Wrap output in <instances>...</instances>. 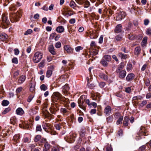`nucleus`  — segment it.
Returning a JSON list of instances; mask_svg holds the SVG:
<instances>
[{
	"label": "nucleus",
	"mask_w": 151,
	"mask_h": 151,
	"mask_svg": "<svg viewBox=\"0 0 151 151\" xmlns=\"http://www.w3.org/2000/svg\"><path fill=\"white\" fill-rule=\"evenodd\" d=\"M43 54L39 52L35 53L33 58V60L35 63L39 62L42 58Z\"/></svg>",
	"instance_id": "nucleus-1"
},
{
	"label": "nucleus",
	"mask_w": 151,
	"mask_h": 151,
	"mask_svg": "<svg viewBox=\"0 0 151 151\" xmlns=\"http://www.w3.org/2000/svg\"><path fill=\"white\" fill-rule=\"evenodd\" d=\"M138 134L139 135V138H137H137H136L137 140H139L141 138H142V136L147 135L148 133H147V131L145 128L143 127H141L140 130L138 133Z\"/></svg>",
	"instance_id": "nucleus-2"
},
{
	"label": "nucleus",
	"mask_w": 151,
	"mask_h": 151,
	"mask_svg": "<svg viewBox=\"0 0 151 151\" xmlns=\"http://www.w3.org/2000/svg\"><path fill=\"white\" fill-rule=\"evenodd\" d=\"M126 16L125 13L123 12H120L118 13L116 16V21H121L122 19H124Z\"/></svg>",
	"instance_id": "nucleus-3"
},
{
	"label": "nucleus",
	"mask_w": 151,
	"mask_h": 151,
	"mask_svg": "<svg viewBox=\"0 0 151 151\" xmlns=\"http://www.w3.org/2000/svg\"><path fill=\"white\" fill-rule=\"evenodd\" d=\"M2 23L8 24L9 23V19L7 16L5 14H3L1 17Z\"/></svg>",
	"instance_id": "nucleus-4"
},
{
	"label": "nucleus",
	"mask_w": 151,
	"mask_h": 151,
	"mask_svg": "<svg viewBox=\"0 0 151 151\" xmlns=\"http://www.w3.org/2000/svg\"><path fill=\"white\" fill-rule=\"evenodd\" d=\"M135 75L133 73L128 74L126 78V81L127 82H130L134 78Z\"/></svg>",
	"instance_id": "nucleus-5"
},
{
	"label": "nucleus",
	"mask_w": 151,
	"mask_h": 151,
	"mask_svg": "<svg viewBox=\"0 0 151 151\" xmlns=\"http://www.w3.org/2000/svg\"><path fill=\"white\" fill-rule=\"evenodd\" d=\"M111 108L110 106H106L104 109V113L106 114L108 116L109 115L111 112Z\"/></svg>",
	"instance_id": "nucleus-6"
},
{
	"label": "nucleus",
	"mask_w": 151,
	"mask_h": 151,
	"mask_svg": "<svg viewBox=\"0 0 151 151\" xmlns=\"http://www.w3.org/2000/svg\"><path fill=\"white\" fill-rule=\"evenodd\" d=\"M126 72L125 70H122L119 71L118 73H119V78L121 79H123L126 76Z\"/></svg>",
	"instance_id": "nucleus-7"
},
{
	"label": "nucleus",
	"mask_w": 151,
	"mask_h": 151,
	"mask_svg": "<svg viewBox=\"0 0 151 151\" xmlns=\"http://www.w3.org/2000/svg\"><path fill=\"white\" fill-rule=\"evenodd\" d=\"M64 48V50L68 53H71L73 50V49L68 45H65Z\"/></svg>",
	"instance_id": "nucleus-8"
},
{
	"label": "nucleus",
	"mask_w": 151,
	"mask_h": 151,
	"mask_svg": "<svg viewBox=\"0 0 151 151\" xmlns=\"http://www.w3.org/2000/svg\"><path fill=\"white\" fill-rule=\"evenodd\" d=\"M26 76L24 75L21 76L18 81V83L19 84H22L26 79Z\"/></svg>",
	"instance_id": "nucleus-9"
},
{
	"label": "nucleus",
	"mask_w": 151,
	"mask_h": 151,
	"mask_svg": "<svg viewBox=\"0 0 151 151\" xmlns=\"http://www.w3.org/2000/svg\"><path fill=\"white\" fill-rule=\"evenodd\" d=\"M8 36L6 33H2L0 35V40L2 41H4L7 39Z\"/></svg>",
	"instance_id": "nucleus-10"
},
{
	"label": "nucleus",
	"mask_w": 151,
	"mask_h": 151,
	"mask_svg": "<svg viewBox=\"0 0 151 151\" xmlns=\"http://www.w3.org/2000/svg\"><path fill=\"white\" fill-rule=\"evenodd\" d=\"M49 52L52 55H55L56 53L53 45H51L49 46Z\"/></svg>",
	"instance_id": "nucleus-11"
},
{
	"label": "nucleus",
	"mask_w": 151,
	"mask_h": 151,
	"mask_svg": "<svg viewBox=\"0 0 151 151\" xmlns=\"http://www.w3.org/2000/svg\"><path fill=\"white\" fill-rule=\"evenodd\" d=\"M16 112L17 114L21 115L24 114V111L22 108L19 107L16 109Z\"/></svg>",
	"instance_id": "nucleus-12"
},
{
	"label": "nucleus",
	"mask_w": 151,
	"mask_h": 151,
	"mask_svg": "<svg viewBox=\"0 0 151 151\" xmlns=\"http://www.w3.org/2000/svg\"><path fill=\"white\" fill-rule=\"evenodd\" d=\"M122 25L121 24H118L116 27L115 29V32L118 33L121 32L122 31Z\"/></svg>",
	"instance_id": "nucleus-13"
},
{
	"label": "nucleus",
	"mask_w": 151,
	"mask_h": 151,
	"mask_svg": "<svg viewBox=\"0 0 151 151\" xmlns=\"http://www.w3.org/2000/svg\"><path fill=\"white\" fill-rule=\"evenodd\" d=\"M35 83L34 82H32L31 83L29 86L30 91L31 92H33L35 91Z\"/></svg>",
	"instance_id": "nucleus-14"
},
{
	"label": "nucleus",
	"mask_w": 151,
	"mask_h": 151,
	"mask_svg": "<svg viewBox=\"0 0 151 151\" xmlns=\"http://www.w3.org/2000/svg\"><path fill=\"white\" fill-rule=\"evenodd\" d=\"M129 120V118L128 116H125L124 120L123 122V125L124 126L127 127L128 125Z\"/></svg>",
	"instance_id": "nucleus-15"
},
{
	"label": "nucleus",
	"mask_w": 151,
	"mask_h": 151,
	"mask_svg": "<svg viewBox=\"0 0 151 151\" xmlns=\"http://www.w3.org/2000/svg\"><path fill=\"white\" fill-rule=\"evenodd\" d=\"M56 31L58 33H61L64 31V28L63 26H60L56 28Z\"/></svg>",
	"instance_id": "nucleus-16"
},
{
	"label": "nucleus",
	"mask_w": 151,
	"mask_h": 151,
	"mask_svg": "<svg viewBox=\"0 0 151 151\" xmlns=\"http://www.w3.org/2000/svg\"><path fill=\"white\" fill-rule=\"evenodd\" d=\"M124 66V63H121L119 65V67L116 69V73H118L119 71H121L123 69Z\"/></svg>",
	"instance_id": "nucleus-17"
},
{
	"label": "nucleus",
	"mask_w": 151,
	"mask_h": 151,
	"mask_svg": "<svg viewBox=\"0 0 151 151\" xmlns=\"http://www.w3.org/2000/svg\"><path fill=\"white\" fill-rule=\"evenodd\" d=\"M86 129L85 128H82L81 129V132L79 133L80 136L81 137H83L85 135Z\"/></svg>",
	"instance_id": "nucleus-18"
},
{
	"label": "nucleus",
	"mask_w": 151,
	"mask_h": 151,
	"mask_svg": "<svg viewBox=\"0 0 151 151\" xmlns=\"http://www.w3.org/2000/svg\"><path fill=\"white\" fill-rule=\"evenodd\" d=\"M42 126L44 130L47 132L48 129L49 128V124L47 123H43L42 125Z\"/></svg>",
	"instance_id": "nucleus-19"
},
{
	"label": "nucleus",
	"mask_w": 151,
	"mask_h": 151,
	"mask_svg": "<svg viewBox=\"0 0 151 151\" xmlns=\"http://www.w3.org/2000/svg\"><path fill=\"white\" fill-rule=\"evenodd\" d=\"M141 51L140 47H135L134 50V53L135 55H138L139 54Z\"/></svg>",
	"instance_id": "nucleus-20"
},
{
	"label": "nucleus",
	"mask_w": 151,
	"mask_h": 151,
	"mask_svg": "<svg viewBox=\"0 0 151 151\" xmlns=\"http://www.w3.org/2000/svg\"><path fill=\"white\" fill-rule=\"evenodd\" d=\"M99 77L103 79L104 81H106L108 80L107 76L104 74L103 73L100 74Z\"/></svg>",
	"instance_id": "nucleus-21"
},
{
	"label": "nucleus",
	"mask_w": 151,
	"mask_h": 151,
	"mask_svg": "<svg viewBox=\"0 0 151 151\" xmlns=\"http://www.w3.org/2000/svg\"><path fill=\"white\" fill-rule=\"evenodd\" d=\"M118 56L122 59H125L127 58V55L126 54H124L122 52L119 53Z\"/></svg>",
	"instance_id": "nucleus-22"
},
{
	"label": "nucleus",
	"mask_w": 151,
	"mask_h": 151,
	"mask_svg": "<svg viewBox=\"0 0 151 151\" xmlns=\"http://www.w3.org/2000/svg\"><path fill=\"white\" fill-rule=\"evenodd\" d=\"M63 91L64 92H67L69 89V87L68 84H66L63 87Z\"/></svg>",
	"instance_id": "nucleus-23"
},
{
	"label": "nucleus",
	"mask_w": 151,
	"mask_h": 151,
	"mask_svg": "<svg viewBox=\"0 0 151 151\" xmlns=\"http://www.w3.org/2000/svg\"><path fill=\"white\" fill-rule=\"evenodd\" d=\"M122 36L121 34H119L115 37V39L117 41H121L122 39Z\"/></svg>",
	"instance_id": "nucleus-24"
},
{
	"label": "nucleus",
	"mask_w": 151,
	"mask_h": 151,
	"mask_svg": "<svg viewBox=\"0 0 151 151\" xmlns=\"http://www.w3.org/2000/svg\"><path fill=\"white\" fill-rule=\"evenodd\" d=\"M103 59H104L106 61L109 62L111 60V57L110 55H105L103 57Z\"/></svg>",
	"instance_id": "nucleus-25"
},
{
	"label": "nucleus",
	"mask_w": 151,
	"mask_h": 151,
	"mask_svg": "<svg viewBox=\"0 0 151 151\" xmlns=\"http://www.w3.org/2000/svg\"><path fill=\"white\" fill-rule=\"evenodd\" d=\"M113 121V116L112 115L109 116L106 118V121L107 123H112Z\"/></svg>",
	"instance_id": "nucleus-26"
},
{
	"label": "nucleus",
	"mask_w": 151,
	"mask_h": 151,
	"mask_svg": "<svg viewBox=\"0 0 151 151\" xmlns=\"http://www.w3.org/2000/svg\"><path fill=\"white\" fill-rule=\"evenodd\" d=\"M108 61H106L104 59H102L101 61V63L104 67H107L108 65Z\"/></svg>",
	"instance_id": "nucleus-27"
},
{
	"label": "nucleus",
	"mask_w": 151,
	"mask_h": 151,
	"mask_svg": "<svg viewBox=\"0 0 151 151\" xmlns=\"http://www.w3.org/2000/svg\"><path fill=\"white\" fill-rule=\"evenodd\" d=\"M147 40V37H145L143 38L141 42V44L142 46H145L146 45Z\"/></svg>",
	"instance_id": "nucleus-28"
},
{
	"label": "nucleus",
	"mask_w": 151,
	"mask_h": 151,
	"mask_svg": "<svg viewBox=\"0 0 151 151\" xmlns=\"http://www.w3.org/2000/svg\"><path fill=\"white\" fill-rule=\"evenodd\" d=\"M10 122L12 124H14L17 122V119L15 116L12 117L10 119Z\"/></svg>",
	"instance_id": "nucleus-29"
},
{
	"label": "nucleus",
	"mask_w": 151,
	"mask_h": 151,
	"mask_svg": "<svg viewBox=\"0 0 151 151\" xmlns=\"http://www.w3.org/2000/svg\"><path fill=\"white\" fill-rule=\"evenodd\" d=\"M78 103L79 104V107L82 109L84 110H85L86 109V107L84 105V103L83 101H82L81 104L80 103V101H78Z\"/></svg>",
	"instance_id": "nucleus-30"
},
{
	"label": "nucleus",
	"mask_w": 151,
	"mask_h": 151,
	"mask_svg": "<svg viewBox=\"0 0 151 151\" xmlns=\"http://www.w3.org/2000/svg\"><path fill=\"white\" fill-rule=\"evenodd\" d=\"M40 88L42 91H45L47 89V87L45 84H42L40 86Z\"/></svg>",
	"instance_id": "nucleus-31"
},
{
	"label": "nucleus",
	"mask_w": 151,
	"mask_h": 151,
	"mask_svg": "<svg viewBox=\"0 0 151 151\" xmlns=\"http://www.w3.org/2000/svg\"><path fill=\"white\" fill-rule=\"evenodd\" d=\"M52 71L51 70H48L46 72V77L48 78L50 77L52 74Z\"/></svg>",
	"instance_id": "nucleus-32"
},
{
	"label": "nucleus",
	"mask_w": 151,
	"mask_h": 151,
	"mask_svg": "<svg viewBox=\"0 0 151 151\" xmlns=\"http://www.w3.org/2000/svg\"><path fill=\"white\" fill-rule=\"evenodd\" d=\"M123 119V117L122 116H120L116 122L117 125H118L121 123Z\"/></svg>",
	"instance_id": "nucleus-33"
},
{
	"label": "nucleus",
	"mask_w": 151,
	"mask_h": 151,
	"mask_svg": "<svg viewBox=\"0 0 151 151\" xmlns=\"http://www.w3.org/2000/svg\"><path fill=\"white\" fill-rule=\"evenodd\" d=\"M9 102L7 100H4L2 102L1 104L3 106H6L9 105Z\"/></svg>",
	"instance_id": "nucleus-34"
},
{
	"label": "nucleus",
	"mask_w": 151,
	"mask_h": 151,
	"mask_svg": "<svg viewBox=\"0 0 151 151\" xmlns=\"http://www.w3.org/2000/svg\"><path fill=\"white\" fill-rule=\"evenodd\" d=\"M11 110V109L10 107H8L6 108L2 112V114H5Z\"/></svg>",
	"instance_id": "nucleus-35"
},
{
	"label": "nucleus",
	"mask_w": 151,
	"mask_h": 151,
	"mask_svg": "<svg viewBox=\"0 0 151 151\" xmlns=\"http://www.w3.org/2000/svg\"><path fill=\"white\" fill-rule=\"evenodd\" d=\"M42 130L41 125L40 124H37L36 126V132H41Z\"/></svg>",
	"instance_id": "nucleus-36"
},
{
	"label": "nucleus",
	"mask_w": 151,
	"mask_h": 151,
	"mask_svg": "<svg viewBox=\"0 0 151 151\" xmlns=\"http://www.w3.org/2000/svg\"><path fill=\"white\" fill-rule=\"evenodd\" d=\"M132 65L131 63H128L127 66V71H129L131 69Z\"/></svg>",
	"instance_id": "nucleus-37"
},
{
	"label": "nucleus",
	"mask_w": 151,
	"mask_h": 151,
	"mask_svg": "<svg viewBox=\"0 0 151 151\" xmlns=\"http://www.w3.org/2000/svg\"><path fill=\"white\" fill-rule=\"evenodd\" d=\"M121 116V113L119 112H116L114 115V117L116 119H118Z\"/></svg>",
	"instance_id": "nucleus-38"
},
{
	"label": "nucleus",
	"mask_w": 151,
	"mask_h": 151,
	"mask_svg": "<svg viewBox=\"0 0 151 151\" xmlns=\"http://www.w3.org/2000/svg\"><path fill=\"white\" fill-rule=\"evenodd\" d=\"M44 147L45 149L49 150L50 147V145L48 144V142H47L45 143L44 145Z\"/></svg>",
	"instance_id": "nucleus-39"
},
{
	"label": "nucleus",
	"mask_w": 151,
	"mask_h": 151,
	"mask_svg": "<svg viewBox=\"0 0 151 151\" xmlns=\"http://www.w3.org/2000/svg\"><path fill=\"white\" fill-rule=\"evenodd\" d=\"M41 136L40 135H37L35 137L34 141L35 142H37L38 141L41 139Z\"/></svg>",
	"instance_id": "nucleus-40"
},
{
	"label": "nucleus",
	"mask_w": 151,
	"mask_h": 151,
	"mask_svg": "<svg viewBox=\"0 0 151 151\" xmlns=\"http://www.w3.org/2000/svg\"><path fill=\"white\" fill-rule=\"evenodd\" d=\"M32 32V30L31 29H29L27 30L24 33L25 35H28L30 34Z\"/></svg>",
	"instance_id": "nucleus-41"
},
{
	"label": "nucleus",
	"mask_w": 151,
	"mask_h": 151,
	"mask_svg": "<svg viewBox=\"0 0 151 151\" xmlns=\"http://www.w3.org/2000/svg\"><path fill=\"white\" fill-rule=\"evenodd\" d=\"M55 46L56 48H58L61 46V44L60 42H58L55 43Z\"/></svg>",
	"instance_id": "nucleus-42"
},
{
	"label": "nucleus",
	"mask_w": 151,
	"mask_h": 151,
	"mask_svg": "<svg viewBox=\"0 0 151 151\" xmlns=\"http://www.w3.org/2000/svg\"><path fill=\"white\" fill-rule=\"evenodd\" d=\"M113 149L111 145H108L106 148V151H112Z\"/></svg>",
	"instance_id": "nucleus-43"
},
{
	"label": "nucleus",
	"mask_w": 151,
	"mask_h": 151,
	"mask_svg": "<svg viewBox=\"0 0 151 151\" xmlns=\"http://www.w3.org/2000/svg\"><path fill=\"white\" fill-rule=\"evenodd\" d=\"M34 97V95H30L27 99V101L29 102H30L32 100Z\"/></svg>",
	"instance_id": "nucleus-44"
},
{
	"label": "nucleus",
	"mask_w": 151,
	"mask_h": 151,
	"mask_svg": "<svg viewBox=\"0 0 151 151\" xmlns=\"http://www.w3.org/2000/svg\"><path fill=\"white\" fill-rule=\"evenodd\" d=\"M60 111L61 112L63 113V114L68 112L67 109L65 108H61L60 109Z\"/></svg>",
	"instance_id": "nucleus-45"
},
{
	"label": "nucleus",
	"mask_w": 151,
	"mask_h": 151,
	"mask_svg": "<svg viewBox=\"0 0 151 151\" xmlns=\"http://www.w3.org/2000/svg\"><path fill=\"white\" fill-rule=\"evenodd\" d=\"M70 6L71 7L74 8V7H76V4L74 1H72L70 2Z\"/></svg>",
	"instance_id": "nucleus-46"
},
{
	"label": "nucleus",
	"mask_w": 151,
	"mask_h": 151,
	"mask_svg": "<svg viewBox=\"0 0 151 151\" xmlns=\"http://www.w3.org/2000/svg\"><path fill=\"white\" fill-rule=\"evenodd\" d=\"M146 34L150 36L151 35V29L148 28L147 29L146 32Z\"/></svg>",
	"instance_id": "nucleus-47"
},
{
	"label": "nucleus",
	"mask_w": 151,
	"mask_h": 151,
	"mask_svg": "<svg viewBox=\"0 0 151 151\" xmlns=\"http://www.w3.org/2000/svg\"><path fill=\"white\" fill-rule=\"evenodd\" d=\"M87 86H88V88H89L90 89H93L94 87H95L94 85L92 83H91V84L88 83L87 84Z\"/></svg>",
	"instance_id": "nucleus-48"
},
{
	"label": "nucleus",
	"mask_w": 151,
	"mask_h": 151,
	"mask_svg": "<svg viewBox=\"0 0 151 151\" xmlns=\"http://www.w3.org/2000/svg\"><path fill=\"white\" fill-rule=\"evenodd\" d=\"M50 112L52 114H56V112L57 111L55 109V108H51L50 109Z\"/></svg>",
	"instance_id": "nucleus-49"
},
{
	"label": "nucleus",
	"mask_w": 151,
	"mask_h": 151,
	"mask_svg": "<svg viewBox=\"0 0 151 151\" xmlns=\"http://www.w3.org/2000/svg\"><path fill=\"white\" fill-rule=\"evenodd\" d=\"M12 62L13 63L17 64L18 63L17 58H13L12 59Z\"/></svg>",
	"instance_id": "nucleus-50"
},
{
	"label": "nucleus",
	"mask_w": 151,
	"mask_h": 151,
	"mask_svg": "<svg viewBox=\"0 0 151 151\" xmlns=\"http://www.w3.org/2000/svg\"><path fill=\"white\" fill-rule=\"evenodd\" d=\"M45 65V63L44 61L42 60L39 64V67L40 68H42Z\"/></svg>",
	"instance_id": "nucleus-51"
},
{
	"label": "nucleus",
	"mask_w": 151,
	"mask_h": 151,
	"mask_svg": "<svg viewBox=\"0 0 151 151\" xmlns=\"http://www.w3.org/2000/svg\"><path fill=\"white\" fill-rule=\"evenodd\" d=\"M105 85L106 84L104 82H101L99 83V86L101 88L104 87Z\"/></svg>",
	"instance_id": "nucleus-52"
},
{
	"label": "nucleus",
	"mask_w": 151,
	"mask_h": 151,
	"mask_svg": "<svg viewBox=\"0 0 151 151\" xmlns=\"http://www.w3.org/2000/svg\"><path fill=\"white\" fill-rule=\"evenodd\" d=\"M14 17L15 21L17 22L19 20V18L20 17V16L16 14L14 15Z\"/></svg>",
	"instance_id": "nucleus-53"
},
{
	"label": "nucleus",
	"mask_w": 151,
	"mask_h": 151,
	"mask_svg": "<svg viewBox=\"0 0 151 151\" xmlns=\"http://www.w3.org/2000/svg\"><path fill=\"white\" fill-rule=\"evenodd\" d=\"M22 87L20 86L18 87L17 88V89L16 90V92L17 93H18L22 91Z\"/></svg>",
	"instance_id": "nucleus-54"
},
{
	"label": "nucleus",
	"mask_w": 151,
	"mask_h": 151,
	"mask_svg": "<svg viewBox=\"0 0 151 151\" xmlns=\"http://www.w3.org/2000/svg\"><path fill=\"white\" fill-rule=\"evenodd\" d=\"M55 126L56 129L57 130H59L61 128V126L60 124H57L55 125Z\"/></svg>",
	"instance_id": "nucleus-55"
},
{
	"label": "nucleus",
	"mask_w": 151,
	"mask_h": 151,
	"mask_svg": "<svg viewBox=\"0 0 151 151\" xmlns=\"http://www.w3.org/2000/svg\"><path fill=\"white\" fill-rule=\"evenodd\" d=\"M103 37L102 35H101L100 36V37L99 39V43L101 44L102 43L103 41Z\"/></svg>",
	"instance_id": "nucleus-56"
},
{
	"label": "nucleus",
	"mask_w": 151,
	"mask_h": 151,
	"mask_svg": "<svg viewBox=\"0 0 151 151\" xmlns=\"http://www.w3.org/2000/svg\"><path fill=\"white\" fill-rule=\"evenodd\" d=\"M55 95L57 98L59 99L62 96L61 94L58 92L55 93Z\"/></svg>",
	"instance_id": "nucleus-57"
},
{
	"label": "nucleus",
	"mask_w": 151,
	"mask_h": 151,
	"mask_svg": "<svg viewBox=\"0 0 151 151\" xmlns=\"http://www.w3.org/2000/svg\"><path fill=\"white\" fill-rule=\"evenodd\" d=\"M121 50L125 53H128L129 52V51L128 50H126L125 47H122L121 48Z\"/></svg>",
	"instance_id": "nucleus-58"
},
{
	"label": "nucleus",
	"mask_w": 151,
	"mask_h": 151,
	"mask_svg": "<svg viewBox=\"0 0 151 151\" xmlns=\"http://www.w3.org/2000/svg\"><path fill=\"white\" fill-rule=\"evenodd\" d=\"M85 102L88 105L89 107H91V103H90L89 99H87L86 100Z\"/></svg>",
	"instance_id": "nucleus-59"
},
{
	"label": "nucleus",
	"mask_w": 151,
	"mask_h": 151,
	"mask_svg": "<svg viewBox=\"0 0 151 151\" xmlns=\"http://www.w3.org/2000/svg\"><path fill=\"white\" fill-rule=\"evenodd\" d=\"M47 141L46 139L42 138L41 139L40 141V142L41 143H45V144L46 142H47Z\"/></svg>",
	"instance_id": "nucleus-60"
},
{
	"label": "nucleus",
	"mask_w": 151,
	"mask_h": 151,
	"mask_svg": "<svg viewBox=\"0 0 151 151\" xmlns=\"http://www.w3.org/2000/svg\"><path fill=\"white\" fill-rule=\"evenodd\" d=\"M69 23L71 24H73L75 23L76 20L74 18L71 19L69 20Z\"/></svg>",
	"instance_id": "nucleus-61"
},
{
	"label": "nucleus",
	"mask_w": 151,
	"mask_h": 151,
	"mask_svg": "<svg viewBox=\"0 0 151 151\" xmlns=\"http://www.w3.org/2000/svg\"><path fill=\"white\" fill-rule=\"evenodd\" d=\"M145 148V145H142L139 148V151H144Z\"/></svg>",
	"instance_id": "nucleus-62"
},
{
	"label": "nucleus",
	"mask_w": 151,
	"mask_h": 151,
	"mask_svg": "<svg viewBox=\"0 0 151 151\" xmlns=\"http://www.w3.org/2000/svg\"><path fill=\"white\" fill-rule=\"evenodd\" d=\"M96 109H93L91 110L90 113L91 114H93L96 113Z\"/></svg>",
	"instance_id": "nucleus-63"
},
{
	"label": "nucleus",
	"mask_w": 151,
	"mask_h": 151,
	"mask_svg": "<svg viewBox=\"0 0 151 151\" xmlns=\"http://www.w3.org/2000/svg\"><path fill=\"white\" fill-rule=\"evenodd\" d=\"M82 49V48L80 46L77 47L75 48V50L76 52H79L80 50Z\"/></svg>",
	"instance_id": "nucleus-64"
}]
</instances>
